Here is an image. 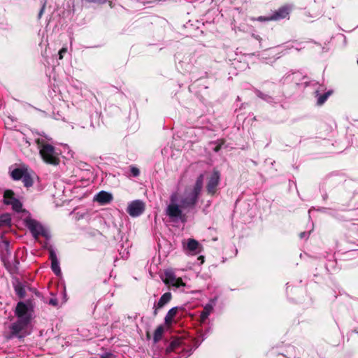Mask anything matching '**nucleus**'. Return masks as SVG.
Masks as SVG:
<instances>
[{
    "label": "nucleus",
    "instance_id": "4468645a",
    "mask_svg": "<svg viewBox=\"0 0 358 358\" xmlns=\"http://www.w3.org/2000/svg\"><path fill=\"white\" fill-rule=\"evenodd\" d=\"M50 252V259L51 261V268L54 273L59 276L62 274V271L59 266V262L57 259L56 252L53 248H50L49 250Z\"/></svg>",
    "mask_w": 358,
    "mask_h": 358
},
{
    "label": "nucleus",
    "instance_id": "5701e85b",
    "mask_svg": "<svg viewBox=\"0 0 358 358\" xmlns=\"http://www.w3.org/2000/svg\"><path fill=\"white\" fill-rule=\"evenodd\" d=\"M164 332V329L162 326H159L154 332L153 341L154 343H157L161 340L162 337V334Z\"/></svg>",
    "mask_w": 358,
    "mask_h": 358
},
{
    "label": "nucleus",
    "instance_id": "7c9ffc66",
    "mask_svg": "<svg viewBox=\"0 0 358 358\" xmlns=\"http://www.w3.org/2000/svg\"><path fill=\"white\" fill-rule=\"evenodd\" d=\"M101 358H114V356L110 352H105L101 355Z\"/></svg>",
    "mask_w": 358,
    "mask_h": 358
},
{
    "label": "nucleus",
    "instance_id": "412c9836",
    "mask_svg": "<svg viewBox=\"0 0 358 358\" xmlns=\"http://www.w3.org/2000/svg\"><path fill=\"white\" fill-rule=\"evenodd\" d=\"M255 94L258 97L261 98L262 99L266 101L269 103H274V99L272 96L266 94L258 90L255 91Z\"/></svg>",
    "mask_w": 358,
    "mask_h": 358
},
{
    "label": "nucleus",
    "instance_id": "2eb2a0df",
    "mask_svg": "<svg viewBox=\"0 0 358 358\" xmlns=\"http://www.w3.org/2000/svg\"><path fill=\"white\" fill-rule=\"evenodd\" d=\"M301 75L299 72L288 73L283 76L281 81L283 84L294 83L299 85Z\"/></svg>",
    "mask_w": 358,
    "mask_h": 358
},
{
    "label": "nucleus",
    "instance_id": "393cba45",
    "mask_svg": "<svg viewBox=\"0 0 358 358\" xmlns=\"http://www.w3.org/2000/svg\"><path fill=\"white\" fill-rule=\"evenodd\" d=\"M11 222L8 215H3L0 217V226H8Z\"/></svg>",
    "mask_w": 358,
    "mask_h": 358
},
{
    "label": "nucleus",
    "instance_id": "1a4fd4ad",
    "mask_svg": "<svg viewBox=\"0 0 358 358\" xmlns=\"http://www.w3.org/2000/svg\"><path fill=\"white\" fill-rule=\"evenodd\" d=\"M15 314L17 316V320L22 319L31 322V315L30 309L24 302L20 301L17 303Z\"/></svg>",
    "mask_w": 358,
    "mask_h": 358
},
{
    "label": "nucleus",
    "instance_id": "c756f323",
    "mask_svg": "<svg viewBox=\"0 0 358 358\" xmlns=\"http://www.w3.org/2000/svg\"><path fill=\"white\" fill-rule=\"evenodd\" d=\"M269 18H270V15L268 16V17L259 16L256 20L259 21V22H265V21L272 20L271 19H269ZM252 20H255V19L252 18Z\"/></svg>",
    "mask_w": 358,
    "mask_h": 358
},
{
    "label": "nucleus",
    "instance_id": "a878e982",
    "mask_svg": "<svg viewBox=\"0 0 358 358\" xmlns=\"http://www.w3.org/2000/svg\"><path fill=\"white\" fill-rule=\"evenodd\" d=\"M184 343V341H181V340H176V341H172L171 343V347L173 348V349H176L177 347H179V346H182Z\"/></svg>",
    "mask_w": 358,
    "mask_h": 358
},
{
    "label": "nucleus",
    "instance_id": "f3484780",
    "mask_svg": "<svg viewBox=\"0 0 358 358\" xmlns=\"http://www.w3.org/2000/svg\"><path fill=\"white\" fill-rule=\"evenodd\" d=\"M95 200L101 204H106L113 200V196L110 193L101 191L96 195Z\"/></svg>",
    "mask_w": 358,
    "mask_h": 358
},
{
    "label": "nucleus",
    "instance_id": "c85d7f7f",
    "mask_svg": "<svg viewBox=\"0 0 358 358\" xmlns=\"http://www.w3.org/2000/svg\"><path fill=\"white\" fill-rule=\"evenodd\" d=\"M66 52H67V48H62L59 51V59H62L63 57H64V55L66 53Z\"/></svg>",
    "mask_w": 358,
    "mask_h": 358
},
{
    "label": "nucleus",
    "instance_id": "f8f14e48",
    "mask_svg": "<svg viewBox=\"0 0 358 358\" xmlns=\"http://www.w3.org/2000/svg\"><path fill=\"white\" fill-rule=\"evenodd\" d=\"M220 174L217 171H214L208 179L206 189L209 194L213 195L217 191V187L220 183Z\"/></svg>",
    "mask_w": 358,
    "mask_h": 358
},
{
    "label": "nucleus",
    "instance_id": "20e7f679",
    "mask_svg": "<svg viewBox=\"0 0 358 358\" xmlns=\"http://www.w3.org/2000/svg\"><path fill=\"white\" fill-rule=\"evenodd\" d=\"M306 86H313L315 88V94L317 98V104L322 106L324 104L329 96L331 95L333 91L329 90L327 91L326 86L323 84H319L317 82L314 80L309 82L308 83L304 82Z\"/></svg>",
    "mask_w": 358,
    "mask_h": 358
},
{
    "label": "nucleus",
    "instance_id": "f03ea898",
    "mask_svg": "<svg viewBox=\"0 0 358 358\" xmlns=\"http://www.w3.org/2000/svg\"><path fill=\"white\" fill-rule=\"evenodd\" d=\"M37 135L38 136H35L34 141L43 161L52 165L59 164V155L55 147L50 143L52 142V138L44 133H38Z\"/></svg>",
    "mask_w": 358,
    "mask_h": 358
},
{
    "label": "nucleus",
    "instance_id": "6e6552de",
    "mask_svg": "<svg viewBox=\"0 0 358 358\" xmlns=\"http://www.w3.org/2000/svg\"><path fill=\"white\" fill-rule=\"evenodd\" d=\"M163 281L165 284L176 288H180L185 286V284L182 282V279L180 278H177L174 273L171 270L165 271Z\"/></svg>",
    "mask_w": 358,
    "mask_h": 358
},
{
    "label": "nucleus",
    "instance_id": "9b49d317",
    "mask_svg": "<svg viewBox=\"0 0 358 358\" xmlns=\"http://www.w3.org/2000/svg\"><path fill=\"white\" fill-rule=\"evenodd\" d=\"M145 210L144 203L140 200H135L131 202L127 207V213L131 217L141 215Z\"/></svg>",
    "mask_w": 358,
    "mask_h": 358
},
{
    "label": "nucleus",
    "instance_id": "aec40b11",
    "mask_svg": "<svg viewBox=\"0 0 358 358\" xmlns=\"http://www.w3.org/2000/svg\"><path fill=\"white\" fill-rule=\"evenodd\" d=\"M178 313V307L171 308L165 316L164 322L166 324H171L174 317Z\"/></svg>",
    "mask_w": 358,
    "mask_h": 358
},
{
    "label": "nucleus",
    "instance_id": "423d86ee",
    "mask_svg": "<svg viewBox=\"0 0 358 358\" xmlns=\"http://www.w3.org/2000/svg\"><path fill=\"white\" fill-rule=\"evenodd\" d=\"M0 247L3 248L6 254L1 255V259L4 263L6 267L10 271H15L18 269L19 262L16 259L10 260L11 252L9 249V242L8 241H3Z\"/></svg>",
    "mask_w": 358,
    "mask_h": 358
},
{
    "label": "nucleus",
    "instance_id": "7ed1b4c3",
    "mask_svg": "<svg viewBox=\"0 0 358 358\" xmlns=\"http://www.w3.org/2000/svg\"><path fill=\"white\" fill-rule=\"evenodd\" d=\"M29 321L22 319L17 320L15 322L12 323L9 327V334L7 338L12 339L17 338L23 339L27 336L31 334L29 329Z\"/></svg>",
    "mask_w": 358,
    "mask_h": 358
},
{
    "label": "nucleus",
    "instance_id": "4be33fe9",
    "mask_svg": "<svg viewBox=\"0 0 358 358\" xmlns=\"http://www.w3.org/2000/svg\"><path fill=\"white\" fill-rule=\"evenodd\" d=\"M21 180H22V182L26 187H30L33 185V179L28 171Z\"/></svg>",
    "mask_w": 358,
    "mask_h": 358
},
{
    "label": "nucleus",
    "instance_id": "6ab92c4d",
    "mask_svg": "<svg viewBox=\"0 0 358 358\" xmlns=\"http://www.w3.org/2000/svg\"><path fill=\"white\" fill-rule=\"evenodd\" d=\"M27 172V169L17 168L11 171L10 176L14 180H19L22 178Z\"/></svg>",
    "mask_w": 358,
    "mask_h": 358
},
{
    "label": "nucleus",
    "instance_id": "b1692460",
    "mask_svg": "<svg viewBox=\"0 0 358 358\" xmlns=\"http://www.w3.org/2000/svg\"><path fill=\"white\" fill-rule=\"evenodd\" d=\"M15 290L16 294L19 297L23 298L25 296V294H26L25 289H24V287L20 283H19L15 286Z\"/></svg>",
    "mask_w": 358,
    "mask_h": 358
},
{
    "label": "nucleus",
    "instance_id": "39448f33",
    "mask_svg": "<svg viewBox=\"0 0 358 358\" xmlns=\"http://www.w3.org/2000/svg\"><path fill=\"white\" fill-rule=\"evenodd\" d=\"M25 224L35 239H37L39 236H44L47 239L50 238L49 231L38 221L28 218L25 220Z\"/></svg>",
    "mask_w": 358,
    "mask_h": 358
},
{
    "label": "nucleus",
    "instance_id": "bb28decb",
    "mask_svg": "<svg viewBox=\"0 0 358 358\" xmlns=\"http://www.w3.org/2000/svg\"><path fill=\"white\" fill-rule=\"evenodd\" d=\"M120 250V255L122 259H127L129 257V251L127 250V248L123 249V248Z\"/></svg>",
    "mask_w": 358,
    "mask_h": 358
},
{
    "label": "nucleus",
    "instance_id": "f704fd0d",
    "mask_svg": "<svg viewBox=\"0 0 358 358\" xmlns=\"http://www.w3.org/2000/svg\"><path fill=\"white\" fill-rule=\"evenodd\" d=\"M299 236H300L301 238H306L307 236V233L306 232H301L299 234Z\"/></svg>",
    "mask_w": 358,
    "mask_h": 358
},
{
    "label": "nucleus",
    "instance_id": "72a5a7b5",
    "mask_svg": "<svg viewBox=\"0 0 358 358\" xmlns=\"http://www.w3.org/2000/svg\"><path fill=\"white\" fill-rule=\"evenodd\" d=\"M340 36L342 38V41H343V46H346V45H347V38H346V37L343 34H341Z\"/></svg>",
    "mask_w": 358,
    "mask_h": 358
},
{
    "label": "nucleus",
    "instance_id": "a211bd4d",
    "mask_svg": "<svg viewBox=\"0 0 358 358\" xmlns=\"http://www.w3.org/2000/svg\"><path fill=\"white\" fill-rule=\"evenodd\" d=\"M171 299V294L170 292L164 293L159 299L157 305H155V309L154 310V314L156 315L157 314V309L162 308L164 305L170 301Z\"/></svg>",
    "mask_w": 358,
    "mask_h": 358
},
{
    "label": "nucleus",
    "instance_id": "ddd939ff",
    "mask_svg": "<svg viewBox=\"0 0 358 358\" xmlns=\"http://www.w3.org/2000/svg\"><path fill=\"white\" fill-rule=\"evenodd\" d=\"M218 299V296H215L213 299L209 300V302L206 303L203 310L201 313V322L206 321V320L208 317L209 315L212 313L214 306L216 305Z\"/></svg>",
    "mask_w": 358,
    "mask_h": 358
},
{
    "label": "nucleus",
    "instance_id": "f257e3e1",
    "mask_svg": "<svg viewBox=\"0 0 358 358\" xmlns=\"http://www.w3.org/2000/svg\"><path fill=\"white\" fill-rule=\"evenodd\" d=\"M203 176L201 174L196 180L194 185L185 188L180 194L177 192L171 193L169 203L165 209V214L171 222H178L186 221V213L194 209L201 192Z\"/></svg>",
    "mask_w": 358,
    "mask_h": 358
},
{
    "label": "nucleus",
    "instance_id": "2f4dec72",
    "mask_svg": "<svg viewBox=\"0 0 358 358\" xmlns=\"http://www.w3.org/2000/svg\"><path fill=\"white\" fill-rule=\"evenodd\" d=\"M45 4H46V2L45 1L43 5H42V7L39 11V13H38V18H41L43 12H44V10H45Z\"/></svg>",
    "mask_w": 358,
    "mask_h": 358
},
{
    "label": "nucleus",
    "instance_id": "0eeeda50",
    "mask_svg": "<svg viewBox=\"0 0 358 358\" xmlns=\"http://www.w3.org/2000/svg\"><path fill=\"white\" fill-rule=\"evenodd\" d=\"M3 203L6 205L11 206L12 209L17 213L22 210V202L15 196L14 192L10 189L5 190L3 193Z\"/></svg>",
    "mask_w": 358,
    "mask_h": 358
},
{
    "label": "nucleus",
    "instance_id": "c9c22d12",
    "mask_svg": "<svg viewBox=\"0 0 358 358\" xmlns=\"http://www.w3.org/2000/svg\"><path fill=\"white\" fill-rule=\"evenodd\" d=\"M221 148V145H217L215 148H214V150L215 152H218Z\"/></svg>",
    "mask_w": 358,
    "mask_h": 358
},
{
    "label": "nucleus",
    "instance_id": "4c0bfd02",
    "mask_svg": "<svg viewBox=\"0 0 358 358\" xmlns=\"http://www.w3.org/2000/svg\"><path fill=\"white\" fill-rule=\"evenodd\" d=\"M357 64H358V59H357Z\"/></svg>",
    "mask_w": 358,
    "mask_h": 358
},
{
    "label": "nucleus",
    "instance_id": "473e14b6",
    "mask_svg": "<svg viewBox=\"0 0 358 358\" xmlns=\"http://www.w3.org/2000/svg\"><path fill=\"white\" fill-rule=\"evenodd\" d=\"M49 303L52 306H57V299H50Z\"/></svg>",
    "mask_w": 358,
    "mask_h": 358
},
{
    "label": "nucleus",
    "instance_id": "dca6fc26",
    "mask_svg": "<svg viewBox=\"0 0 358 358\" xmlns=\"http://www.w3.org/2000/svg\"><path fill=\"white\" fill-rule=\"evenodd\" d=\"M289 11L290 8L289 6H282L271 15L269 19H271L272 20L284 19L289 15Z\"/></svg>",
    "mask_w": 358,
    "mask_h": 358
},
{
    "label": "nucleus",
    "instance_id": "cd10ccee",
    "mask_svg": "<svg viewBox=\"0 0 358 358\" xmlns=\"http://www.w3.org/2000/svg\"><path fill=\"white\" fill-rule=\"evenodd\" d=\"M130 171H131V174L134 177H137L140 174L139 169L137 167H135V166H131V169H130Z\"/></svg>",
    "mask_w": 358,
    "mask_h": 358
},
{
    "label": "nucleus",
    "instance_id": "e433bc0d",
    "mask_svg": "<svg viewBox=\"0 0 358 358\" xmlns=\"http://www.w3.org/2000/svg\"><path fill=\"white\" fill-rule=\"evenodd\" d=\"M203 259H204V257H203V256H200V257H199V259H201V263H203Z\"/></svg>",
    "mask_w": 358,
    "mask_h": 358
},
{
    "label": "nucleus",
    "instance_id": "9d476101",
    "mask_svg": "<svg viewBox=\"0 0 358 358\" xmlns=\"http://www.w3.org/2000/svg\"><path fill=\"white\" fill-rule=\"evenodd\" d=\"M184 250L191 255H196L201 252L202 245L195 239L189 238L186 244L184 243Z\"/></svg>",
    "mask_w": 358,
    "mask_h": 358
}]
</instances>
